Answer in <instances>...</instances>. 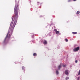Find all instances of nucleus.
<instances>
[{"label": "nucleus", "mask_w": 80, "mask_h": 80, "mask_svg": "<svg viewBox=\"0 0 80 80\" xmlns=\"http://www.w3.org/2000/svg\"><path fill=\"white\" fill-rule=\"evenodd\" d=\"M15 10H14V18L13 19V18H12V19L11 22V23H12V24H11L8 32L4 39V42H5L6 39L7 38H10V35L12 34L13 31V28H14V27H15V26L16 25V23L17 22V18L18 17V5L17 4V5L16 4L15 5Z\"/></svg>", "instance_id": "nucleus-1"}, {"label": "nucleus", "mask_w": 80, "mask_h": 80, "mask_svg": "<svg viewBox=\"0 0 80 80\" xmlns=\"http://www.w3.org/2000/svg\"><path fill=\"white\" fill-rule=\"evenodd\" d=\"M79 49H80V47H77L74 48L73 49V51L74 52H77V51H78Z\"/></svg>", "instance_id": "nucleus-2"}, {"label": "nucleus", "mask_w": 80, "mask_h": 80, "mask_svg": "<svg viewBox=\"0 0 80 80\" xmlns=\"http://www.w3.org/2000/svg\"><path fill=\"white\" fill-rule=\"evenodd\" d=\"M65 74H66V75H68V70H65Z\"/></svg>", "instance_id": "nucleus-3"}, {"label": "nucleus", "mask_w": 80, "mask_h": 80, "mask_svg": "<svg viewBox=\"0 0 80 80\" xmlns=\"http://www.w3.org/2000/svg\"><path fill=\"white\" fill-rule=\"evenodd\" d=\"M61 67H62V64H60V65L58 66V70H60V68H61Z\"/></svg>", "instance_id": "nucleus-4"}, {"label": "nucleus", "mask_w": 80, "mask_h": 80, "mask_svg": "<svg viewBox=\"0 0 80 80\" xmlns=\"http://www.w3.org/2000/svg\"><path fill=\"white\" fill-rule=\"evenodd\" d=\"M43 43H44V45H46V44H47V41H46V40H45V41H44Z\"/></svg>", "instance_id": "nucleus-5"}, {"label": "nucleus", "mask_w": 80, "mask_h": 80, "mask_svg": "<svg viewBox=\"0 0 80 80\" xmlns=\"http://www.w3.org/2000/svg\"><path fill=\"white\" fill-rule=\"evenodd\" d=\"M56 73L57 75H58V73H59L58 71H57V70H56Z\"/></svg>", "instance_id": "nucleus-6"}, {"label": "nucleus", "mask_w": 80, "mask_h": 80, "mask_svg": "<svg viewBox=\"0 0 80 80\" xmlns=\"http://www.w3.org/2000/svg\"><path fill=\"white\" fill-rule=\"evenodd\" d=\"M33 55L34 57H36V56H37V54L36 53H34L33 54Z\"/></svg>", "instance_id": "nucleus-7"}, {"label": "nucleus", "mask_w": 80, "mask_h": 80, "mask_svg": "<svg viewBox=\"0 0 80 80\" xmlns=\"http://www.w3.org/2000/svg\"><path fill=\"white\" fill-rule=\"evenodd\" d=\"M78 15V14H79V13H80V11H78L76 13Z\"/></svg>", "instance_id": "nucleus-8"}, {"label": "nucleus", "mask_w": 80, "mask_h": 80, "mask_svg": "<svg viewBox=\"0 0 80 80\" xmlns=\"http://www.w3.org/2000/svg\"><path fill=\"white\" fill-rule=\"evenodd\" d=\"M66 80H69V77H67L66 78Z\"/></svg>", "instance_id": "nucleus-9"}, {"label": "nucleus", "mask_w": 80, "mask_h": 80, "mask_svg": "<svg viewBox=\"0 0 80 80\" xmlns=\"http://www.w3.org/2000/svg\"><path fill=\"white\" fill-rule=\"evenodd\" d=\"M59 33V31H57L56 32V34H58V33Z\"/></svg>", "instance_id": "nucleus-10"}, {"label": "nucleus", "mask_w": 80, "mask_h": 80, "mask_svg": "<svg viewBox=\"0 0 80 80\" xmlns=\"http://www.w3.org/2000/svg\"><path fill=\"white\" fill-rule=\"evenodd\" d=\"M72 33L73 34H77V32H72Z\"/></svg>", "instance_id": "nucleus-11"}, {"label": "nucleus", "mask_w": 80, "mask_h": 80, "mask_svg": "<svg viewBox=\"0 0 80 80\" xmlns=\"http://www.w3.org/2000/svg\"><path fill=\"white\" fill-rule=\"evenodd\" d=\"M22 70H24V68H25V67H22Z\"/></svg>", "instance_id": "nucleus-12"}, {"label": "nucleus", "mask_w": 80, "mask_h": 80, "mask_svg": "<svg viewBox=\"0 0 80 80\" xmlns=\"http://www.w3.org/2000/svg\"><path fill=\"white\" fill-rule=\"evenodd\" d=\"M54 31H55V32H57V29H54Z\"/></svg>", "instance_id": "nucleus-13"}, {"label": "nucleus", "mask_w": 80, "mask_h": 80, "mask_svg": "<svg viewBox=\"0 0 80 80\" xmlns=\"http://www.w3.org/2000/svg\"><path fill=\"white\" fill-rule=\"evenodd\" d=\"M65 41H66V42H68V39H65Z\"/></svg>", "instance_id": "nucleus-14"}, {"label": "nucleus", "mask_w": 80, "mask_h": 80, "mask_svg": "<svg viewBox=\"0 0 80 80\" xmlns=\"http://www.w3.org/2000/svg\"><path fill=\"white\" fill-rule=\"evenodd\" d=\"M80 71L79 70V71L78 75H80Z\"/></svg>", "instance_id": "nucleus-15"}, {"label": "nucleus", "mask_w": 80, "mask_h": 80, "mask_svg": "<svg viewBox=\"0 0 80 80\" xmlns=\"http://www.w3.org/2000/svg\"><path fill=\"white\" fill-rule=\"evenodd\" d=\"M79 79H80V77H78L77 79V80H79Z\"/></svg>", "instance_id": "nucleus-16"}, {"label": "nucleus", "mask_w": 80, "mask_h": 80, "mask_svg": "<svg viewBox=\"0 0 80 80\" xmlns=\"http://www.w3.org/2000/svg\"><path fill=\"white\" fill-rule=\"evenodd\" d=\"M75 63H77V62H78V61L77 60H76L75 61Z\"/></svg>", "instance_id": "nucleus-17"}, {"label": "nucleus", "mask_w": 80, "mask_h": 80, "mask_svg": "<svg viewBox=\"0 0 80 80\" xmlns=\"http://www.w3.org/2000/svg\"><path fill=\"white\" fill-rule=\"evenodd\" d=\"M63 67H66V65H63Z\"/></svg>", "instance_id": "nucleus-18"}, {"label": "nucleus", "mask_w": 80, "mask_h": 80, "mask_svg": "<svg viewBox=\"0 0 80 80\" xmlns=\"http://www.w3.org/2000/svg\"><path fill=\"white\" fill-rule=\"evenodd\" d=\"M33 37H34V35H33L32 36V38H33Z\"/></svg>", "instance_id": "nucleus-19"}, {"label": "nucleus", "mask_w": 80, "mask_h": 80, "mask_svg": "<svg viewBox=\"0 0 80 80\" xmlns=\"http://www.w3.org/2000/svg\"><path fill=\"white\" fill-rule=\"evenodd\" d=\"M71 2V0H68V2Z\"/></svg>", "instance_id": "nucleus-20"}, {"label": "nucleus", "mask_w": 80, "mask_h": 80, "mask_svg": "<svg viewBox=\"0 0 80 80\" xmlns=\"http://www.w3.org/2000/svg\"><path fill=\"white\" fill-rule=\"evenodd\" d=\"M76 0H73V1H74V2H75V1H76Z\"/></svg>", "instance_id": "nucleus-21"}]
</instances>
